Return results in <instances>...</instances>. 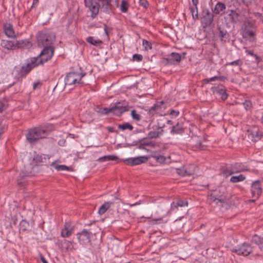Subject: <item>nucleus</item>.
<instances>
[{
  "mask_svg": "<svg viewBox=\"0 0 263 263\" xmlns=\"http://www.w3.org/2000/svg\"><path fill=\"white\" fill-rule=\"evenodd\" d=\"M243 105L247 110H251L252 108V102L249 100H245V101L243 103Z\"/></svg>",
  "mask_w": 263,
  "mask_h": 263,
  "instance_id": "obj_46",
  "label": "nucleus"
},
{
  "mask_svg": "<svg viewBox=\"0 0 263 263\" xmlns=\"http://www.w3.org/2000/svg\"><path fill=\"white\" fill-rule=\"evenodd\" d=\"M216 78H217L216 76H215V77H212L210 79H205L204 81L206 83H209L210 82L214 81L216 80Z\"/></svg>",
  "mask_w": 263,
  "mask_h": 263,
  "instance_id": "obj_58",
  "label": "nucleus"
},
{
  "mask_svg": "<svg viewBox=\"0 0 263 263\" xmlns=\"http://www.w3.org/2000/svg\"><path fill=\"white\" fill-rule=\"evenodd\" d=\"M86 41L88 43L95 46H98L102 43V42L101 40H96L92 36L88 37L86 39Z\"/></svg>",
  "mask_w": 263,
  "mask_h": 263,
  "instance_id": "obj_38",
  "label": "nucleus"
},
{
  "mask_svg": "<svg viewBox=\"0 0 263 263\" xmlns=\"http://www.w3.org/2000/svg\"><path fill=\"white\" fill-rule=\"evenodd\" d=\"M84 2L86 7L88 5H91L93 3H95L93 0H84Z\"/></svg>",
  "mask_w": 263,
  "mask_h": 263,
  "instance_id": "obj_56",
  "label": "nucleus"
},
{
  "mask_svg": "<svg viewBox=\"0 0 263 263\" xmlns=\"http://www.w3.org/2000/svg\"><path fill=\"white\" fill-rule=\"evenodd\" d=\"M55 35L52 32L46 31H42L39 33L37 36V42L39 46L42 47L51 46L54 41Z\"/></svg>",
  "mask_w": 263,
  "mask_h": 263,
  "instance_id": "obj_2",
  "label": "nucleus"
},
{
  "mask_svg": "<svg viewBox=\"0 0 263 263\" xmlns=\"http://www.w3.org/2000/svg\"><path fill=\"white\" fill-rule=\"evenodd\" d=\"M4 104L2 101H0V112H2L4 110Z\"/></svg>",
  "mask_w": 263,
  "mask_h": 263,
  "instance_id": "obj_63",
  "label": "nucleus"
},
{
  "mask_svg": "<svg viewBox=\"0 0 263 263\" xmlns=\"http://www.w3.org/2000/svg\"><path fill=\"white\" fill-rule=\"evenodd\" d=\"M4 28L6 35H7L8 37H16L12 25L10 24L5 25L4 27Z\"/></svg>",
  "mask_w": 263,
  "mask_h": 263,
  "instance_id": "obj_26",
  "label": "nucleus"
},
{
  "mask_svg": "<svg viewBox=\"0 0 263 263\" xmlns=\"http://www.w3.org/2000/svg\"><path fill=\"white\" fill-rule=\"evenodd\" d=\"M128 5L124 1H122L121 5V10L122 12H126L128 10Z\"/></svg>",
  "mask_w": 263,
  "mask_h": 263,
  "instance_id": "obj_48",
  "label": "nucleus"
},
{
  "mask_svg": "<svg viewBox=\"0 0 263 263\" xmlns=\"http://www.w3.org/2000/svg\"><path fill=\"white\" fill-rule=\"evenodd\" d=\"M215 35L216 37L220 39L222 43H226L230 40V35L227 31L225 25L218 26Z\"/></svg>",
  "mask_w": 263,
  "mask_h": 263,
  "instance_id": "obj_10",
  "label": "nucleus"
},
{
  "mask_svg": "<svg viewBox=\"0 0 263 263\" xmlns=\"http://www.w3.org/2000/svg\"><path fill=\"white\" fill-rule=\"evenodd\" d=\"M183 132L184 128L182 126L179 125V123H177L176 125L173 126L171 130V133L174 134H181Z\"/></svg>",
  "mask_w": 263,
  "mask_h": 263,
  "instance_id": "obj_31",
  "label": "nucleus"
},
{
  "mask_svg": "<svg viewBox=\"0 0 263 263\" xmlns=\"http://www.w3.org/2000/svg\"><path fill=\"white\" fill-rule=\"evenodd\" d=\"M212 89L214 93L221 96V98L222 100H225L227 99L228 95L223 86H214L212 88Z\"/></svg>",
  "mask_w": 263,
  "mask_h": 263,
  "instance_id": "obj_21",
  "label": "nucleus"
},
{
  "mask_svg": "<svg viewBox=\"0 0 263 263\" xmlns=\"http://www.w3.org/2000/svg\"><path fill=\"white\" fill-rule=\"evenodd\" d=\"M62 246L67 251L72 250L73 249L72 243L67 240H64L62 243Z\"/></svg>",
  "mask_w": 263,
  "mask_h": 263,
  "instance_id": "obj_36",
  "label": "nucleus"
},
{
  "mask_svg": "<svg viewBox=\"0 0 263 263\" xmlns=\"http://www.w3.org/2000/svg\"><path fill=\"white\" fill-rule=\"evenodd\" d=\"M243 37L254 39L256 32L255 22L254 20H246L242 27Z\"/></svg>",
  "mask_w": 263,
  "mask_h": 263,
  "instance_id": "obj_4",
  "label": "nucleus"
},
{
  "mask_svg": "<svg viewBox=\"0 0 263 263\" xmlns=\"http://www.w3.org/2000/svg\"><path fill=\"white\" fill-rule=\"evenodd\" d=\"M87 7L89 8V9L91 12V17L92 18L96 17L99 13V10H100L99 8V4L98 3L95 2L93 3L92 5H88Z\"/></svg>",
  "mask_w": 263,
  "mask_h": 263,
  "instance_id": "obj_24",
  "label": "nucleus"
},
{
  "mask_svg": "<svg viewBox=\"0 0 263 263\" xmlns=\"http://www.w3.org/2000/svg\"><path fill=\"white\" fill-rule=\"evenodd\" d=\"M208 200L210 204L212 206L217 205L222 207L227 202L226 197L222 195L218 194V190L214 191L208 196Z\"/></svg>",
  "mask_w": 263,
  "mask_h": 263,
  "instance_id": "obj_5",
  "label": "nucleus"
},
{
  "mask_svg": "<svg viewBox=\"0 0 263 263\" xmlns=\"http://www.w3.org/2000/svg\"><path fill=\"white\" fill-rule=\"evenodd\" d=\"M141 141L143 143L144 145H145L146 146L154 147L155 145V144L154 142H153L151 140H149L147 139H143Z\"/></svg>",
  "mask_w": 263,
  "mask_h": 263,
  "instance_id": "obj_47",
  "label": "nucleus"
},
{
  "mask_svg": "<svg viewBox=\"0 0 263 263\" xmlns=\"http://www.w3.org/2000/svg\"><path fill=\"white\" fill-rule=\"evenodd\" d=\"M187 205V202L183 200H178L176 203L173 202L171 204V210L173 211L178 206L183 207Z\"/></svg>",
  "mask_w": 263,
  "mask_h": 263,
  "instance_id": "obj_30",
  "label": "nucleus"
},
{
  "mask_svg": "<svg viewBox=\"0 0 263 263\" xmlns=\"http://www.w3.org/2000/svg\"><path fill=\"white\" fill-rule=\"evenodd\" d=\"M100 11L106 13L112 11L111 0H98Z\"/></svg>",
  "mask_w": 263,
  "mask_h": 263,
  "instance_id": "obj_16",
  "label": "nucleus"
},
{
  "mask_svg": "<svg viewBox=\"0 0 263 263\" xmlns=\"http://www.w3.org/2000/svg\"><path fill=\"white\" fill-rule=\"evenodd\" d=\"M216 80H219L220 81H224L226 80L227 79V77L224 76H216Z\"/></svg>",
  "mask_w": 263,
  "mask_h": 263,
  "instance_id": "obj_59",
  "label": "nucleus"
},
{
  "mask_svg": "<svg viewBox=\"0 0 263 263\" xmlns=\"http://www.w3.org/2000/svg\"><path fill=\"white\" fill-rule=\"evenodd\" d=\"M139 4L144 8H147L148 6V3L147 0H139Z\"/></svg>",
  "mask_w": 263,
  "mask_h": 263,
  "instance_id": "obj_52",
  "label": "nucleus"
},
{
  "mask_svg": "<svg viewBox=\"0 0 263 263\" xmlns=\"http://www.w3.org/2000/svg\"><path fill=\"white\" fill-rule=\"evenodd\" d=\"M214 13L207 8L203 9L200 18L201 25L203 28L210 27L214 22Z\"/></svg>",
  "mask_w": 263,
  "mask_h": 263,
  "instance_id": "obj_6",
  "label": "nucleus"
},
{
  "mask_svg": "<svg viewBox=\"0 0 263 263\" xmlns=\"http://www.w3.org/2000/svg\"><path fill=\"white\" fill-rule=\"evenodd\" d=\"M148 160V158L146 156H139L137 157H132L123 160V161L126 164L134 166L139 165L146 162Z\"/></svg>",
  "mask_w": 263,
  "mask_h": 263,
  "instance_id": "obj_14",
  "label": "nucleus"
},
{
  "mask_svg": "<svg viewBox=\"0 0 263 263\" xmlns=\"http://www.w3.org/2000/svg\"><path fill=\"white\" fill-rule=\"evenodd\" d=\"M145 145H144V144L142 142V141H141L139 145V148L140 149H145V150H147L145 148Z\"/></svg>",
  "mask_w": 263,
  "mask_h": 263,
  "instance_id": "obj_60",
  "label": "nucleus"
},
{
  "mask_svg": "<svg viewBox=\"0 0 263 263\" xmlns=\"http://www.w3.org/2000/svg\"><path fill=\"white\" fill-rule=\"evenodd\" d=\"M54 47L52 46L45 47L38 56L41 59L40 63H45L50 60L53 55Z\"/></svg>",
  "mask_w": 263,
  "mask_h": 263,
  "instance_id": "obj_9",
  "label": "nucleus"
},
{
  "mask_svg": "<svg viewBox=\"0 0 263 263\" xmlns=\"http://www.w3.org/2000/svg\"><path fill=\"white\" fill-rule=\"evenodd\" d=\"M163 132V130L160 132L151 131L148 133V136L150 139L157 138L162 135Z\"/></svg>",
  "mask_w": 263,
  "mask_h": 263,
  "instance_id": "obj_40",
  "label": "nucleus"
},
{
  "mask_svg": "<svg viewBox=\"0 0 263 263\" xmlns=\"http://www.w3.org/2000/svg\"><path fill=\"white\" fill-rule=\"evenodd\" d=\"M171 58H164L162 63L165 64L173 65L175 64V62H179L181 61V55L176 52H172L171 54Z\"/></svg>",
  "mask_w": 263,
  "mask_h": 263,
  "instance_id": "obj_17",
  "label": "nucleus"
},
{
  "mask_svg": "<svg viewBox=\"0 0 263 263\" xmlns=\"http://www.w3.org/2000/svg\"><path fill=\"white\" fill-rule=\"evenodd\" d=\"M28 226V223L25 220H22L20 223V226L21 227H26V226Z\"/></svg>",
  "mask_w": 263,
  "mask_h": 263,
  "instance_id": "obj_61",
  "label": "nucleus"
},
{
  "mask_svg": "<svg viewBox=\"0 0 263 263\" xmlns=\"http://www.w3.org/2000/svg\"><path fill=\"white\" fill-rule=\"evenodd\" d=\"M227 13V18L230 23L236 24L239 21V13L236 10H228Z\"/></svg>",
  "mask_w": 263,
  "mask_h": 263,
  "instance_id": "obj_19",
  "label": "nucleus"
},
{
  "mask_svg": "<svg viewBox=\"0 0 263 263\" xmlns=\"http://www.w3.org/2000/svg\"><path fill=\"white\" fill-rule=\"evenodd\" d=\"M254 14L256 17L259 18L260 21L263 23V15L261 13L259 12H255Z\"/></svg>",
  "mask_w": 263,
  "mask_h": 263,
  "instance_id": "obj_54",
  "label": "nucleus"
},
{
  "mask_svg": "<svg viewBox=\"0 0 263 263\" xmlns=\"http://www.w3.org/2000/svg\"><path fill=\"white\" fill-rule=\"evenodd\" d=\"M118 159V158L116 155H107L99 158L98 161L103 162L106 161H116Z\"/></svg>",
  "mask_w": 263,
  "mask_h": 263,
  "instance_id": "obj_33",
  "label": "nucleus"
},
{
  "mask_svg": "<svg viewBox=\"0 0 263 263\" xmlns=\"http://www.w3.org/2000/svg\"><path fill=\"white\" fill-rule=\"evenodd\" d=\"M74 231V226H71L69 222H65L63 228L61 230V235L62 237H69Z\"/></svg>",
  "mask_w": 263,
  "mask_h": 263,
  "instance_id": "obj_18",
  "label": "nucleus"
},
{
  "mask_svg": "<svg viewBox=\"0 0 263 263\" xmlns=\"http://www.w3.org/2000/svg\"><path fill=\"white\" fill-rule=\"evenodd\" d=\"M190 9V11L192 14V17H193V15L195 14H194V13L196 12L195 7H191Z\"/></svg>",
  "mask_w": 263,
  "mask_h": 263,
  "instance_id": "obj_62",
  "label": "nucleus"
},
{
  "mask_svg": "<svg viewBox=\"0 0 263 263\" xmlns=\"http://www.w3.org/2000/svg\"><path fill=\"white\" fill-rule=\"evenodd\" d=\"M109 109L108 108H100L97 111L101 115H108L110 113Z\"/></svg>",
  "mask_w": 263,
  "mask_h": 263,
  "instance_id": "obj_50",
  "label": "nucleus"
},
{
  "mask_svg": "<svg viewBox=\"0 0 263 263\" xmlns=\"http://www.w3.org/2000/svg\"><path fill=\"white\" fill-rule=\"evenodd\" d=\"M177 173L182 176H190L194 173V171L187 166H184L180 168H177Z\"/></svg>",
  "mask_w": 263,
  "mask_h": 263,
  "instance_id": "obj_23",
  "label": "nucleus"
},
{
  "mask_svg": "<svg viewBox=\"0 0 263 263\" xmlns=\"http://www.w3.org/2000/svg\"><path fill=\"white\" fill-rule=\"evenodd\" d=\"M170 115L174 117H177L179 114V111L178 110H171L170 113Z\"/></svg>",
  "mask_w": 263,
  "mask_h": 263,
  "instance_id": "obj_55",
  "label": "nucleus"
},
{
  "mask_svg": "<svg viewBox=\"0 0 263 263\" xmlns=\"http://www.w3.org/2000/svg\"><path fill=\"white\" fill-rule=\"evenodd\" d=\"M30 42L27 40H19L14 42L15 49L22 48L29 46Z\"/></svg>",
  "mask_w": 263,
  "mask_h": 263,
  "instance_id": "obj_27",
  "label": "nucleus"
},
{
  "mask_svg": "<svg viewBox=\"0 0 263 263\" xmlns=\"http://www.w3.org/2000/svg\"><path fill=\"white\" fill-rule=\"evenodd\" d=\"M232 251L239 255L248 256L252 251L251 246L247 243H243L241 246L233 249Z\"/></svg>",
  "mask_w": 263,
  "mask_h": 263,
  "instance_id": "obj_12",
  "label": "nucleus"
},
{
  "mask_svg": "<svg viewBox=\"0 0 263 263\" xmlns=\"http://www.w3.org/2000/svg\"><path fill=\"white\" fill-rule=\"evenodd\" d=\"M257 0H242V3L248 6L252 4H254L256 2Z\"/></svg>",
  "mask_w": 263,
  "mask_h": 263,
  "instance_id": "obj_53",
  "label": "nucleus"
},
{
  "mask_svg": "<svg viewBox=\"0 0 263 263\" xmlns=\"http://www.w3.org/2000/svg\"><path fill=\"white\" fill-rule=\"evenodd\" d=\"M104 31H105L106 35L107 36H108L109 30H110V29L108 27H107L106 25L105 24L104 27Z\"/></svg>",
  "mask_w": 263,
  "mask_h": 263,
  "instance_id": "obj_57",
  "label": "nucleus"
},
{
  "mask_svg": "<svg viewBox=\"0 0 263 263\" xmlns=\"http://www.w3.org/2000/svg\"><path fill=\"white\" fill-rule=\"evenodd\" d=\"M243 64V61L241 59H238L237 60L232 61L227 63V65H231L233 66L240 67Z\"/></svg>",
  "mask_w": 263,
  "mask_h": 263,
  "instance_id": "obj_42",
  "label": "nucleus"
},
{
  "mask_svg": "<svg viewBox=\"0 0 263 263\" xmlns=\"http://www.w3.org/2000/svg\"><path fill=\"white\" fill-rule=\"evenodd\" d=\"M43 161V157L42 155H35L33 159V161L34 163L38 164L41 162H42Z\"/></svg>",
  "mask_w": 263,
  "mask_h": 263,
  "instance_id": "obj_49",
  "label": "nucleus"
},
{
  "mask_svg": "<svg viewBox=\"0 0 263 263\" xmlns=\"http://www.w3.org/2000/svg\"><path fill=\"white\" fill-rule=\"evenodd\" d=\"M52 166H54L55 168L58 171H69L70 168L69 167L64 165H57L54 163H52L51 164Z\"/></svg>",
  "mask_w": 263,
  "mask_h": 263,
  "instance_id": "obj_41",
  "label": "nucleus"
},
{
  "mask_svg": "<svg viewBox=\"0 0 263 263\" xmlns=\"http://www.w3.org/2000/svg\"><path fill=\"white\" fill-rule=\"evenodd\" d=\"M222 173L224 176H225L226 177H227L233 174H235V172H234V171L231 166L227 167L225 169L223 170Z\"/></svg>",
  "mask_w": 263,
  "mask_h": 263,
  "instance_id": "obj_39",
  "label": "nucleus"
},
{
  "mask_svg": "<svg viewBox=\"0 0 263 263\" xmlns=\"http://www.w3.org/2000/svg\"><path fill=\"white\" fill-rule=\"evenodd\" d=\"M48 131L42 127H35L28 129L26 135L27 141L31 144H34L40 139L46 138Z\"/></svg>",
  "mask_w": 263,
  "mask_h": 263,
  "instance_id": "obj_1",
  "label": "nucleus"
},
{
  "mask_svg": "<svg viewBox=\"0 0 263 263\" xmlns=\"http://www.w3.org/2000/svg\"><path fill=\"white\" fill-rule=\"evenodd\" d=\"M142 44L144 49L146 51L152 48V45L151 43L146 40H143Z\"/></svg>",
  "mask_w": 263,
  "mask_h": 263,
  "instance_id": "obj_45",
  "label": "nucleus"
},
{
  "mask_svg": "<svg viewBox=\"0 0 263 263\" xmlns=\"http://www.w3.org/2000/svg\"><path fill=\"white\" fill-rule=\"evenodd\" d=\"M113 203L111 202H106L101 206L98 211V213L100 215H102L109 209L111 204Z\"/></svg>",
  "mask_w": 263,
  "mask_h": 263,
  "instance_id": "obj_32",
  "label": "nucleus"
},
{
  "mask_svg": "<svg viewBox=\"0 0 263 263\" xmlns=\"http://www.w3.org/2000/svg\"><path fill=\"white\" fill-rule=\"evenodd\" d=\"M1 46L7 50H15L14 41L2 40Z\"/></svg>",
  "mask_w": 263,
  "mask_h": 263,
  "instance_id": "obj_25",
  "label": "nucleus"
},
{
  "mask_svg": "<svg viewBox=\"0 0 263 263\" xmlns=\"http://www.w3.org/2000/svg\"><path fill=\"white\" fill-rule=\"evenodd\" d=\"M164 105L163 101L156 103L149 109V113L153 116L155 114L160 113L165 108Z\"/></svg>",
  "mask_w": 263,
  "mask_h": 263,
  "instance_id": "obj_20",
  "label": "nucleus"
},
{
  "mask_svg": "<svg viewBox=\"0 0 263 263\" xmlns=\"http://www.w3.org/2000/svg\"><path fill=\"white\" fill-rule=\"evenodd\" d=\"M246 179V177L240 174L239 176H233L230 178V181L232 183H237L239 182H241L245 180Z\"/></svg>",
  "mask_w": 263,
  "mask_h": 263,
  "instance_id": "obj_34",
  "label": "nucleus"
},
{
  "mask_svg": "<svg viewBox=\"0 0 263 263\" xmlns=\"http://www.w3.org/2000/svg\"><path fill=\"white\" fill-rule=\"evenodd\" d=\"M131 115H132V118L137 121H140L141 119V116L139 114L137 113V112L136 110H133L132 111Z\"/></svg>",
  "mask_w": 263,
  "mask_h": 263,
  "instance_id": "obj_44",
  "label": "nucleus"
},
{
  "mask_svg": "<svg viewBox=\"0 0 263 263\" xmlns=\"http://www.w3.org/2000/svg\"><path fill=\"white\" fill-rule=\"evenodd\" d=\"M246 135L248 140L253 142L259 141L262 136V132L257 126H253L248 129Z\"/></svg>",
  "mask_w": 263,
  "mask_h": 263,
  "instance_id": "obj_8",
  "label": "nucleus"
},
{
  "mask_svg": "<svg viewBox=\"0 0 263 263\" xmlns=\"http://www.w3.org/2000/svg\"><path fill=\"white\" fill-rule=\"evenodd\" d=\"M226 9V5L221 2H218L215 6L213 10V13L215 14H220L221 15L224 13Z\"/></svg>",
  "mask_w": 263,
  "mask_h": 263,
  "instance_id": "obj_22",
  "label": "nucleus"
},
{
  "mask_svg": "<svg viewBox=\"0 0 263 263\" xmlns=\"http://www.w3.org/2000/svg\"><path fill=\"white\" fill-rule=\"evenodd\" d=\"M234 172L235 173H238L245 171V169L243 168V166L241 163H236L231 165Z\"/></svg>",
  "mask_w": 263,
  "mask_h": 263,
  "instance_id": "obj_35",
  "label": "nucleus"
},
{
  "mask_svg": "<svg viewBox=\"0 0 263 263\" xmlns=\"http://www.w3.org/2000/svg\"><path fill=\"white\" fill-rule=\"evenodd\" d=\"M41 59L37 55L36 57H32L27 60L26 66H23L20 70V75L21 77L27 75L33 68L43 65V63H40Z\"/></svg>",
  "mask_w": 263,
  "mask_h": 263,
  "instance_id": "obj_3",
  "label": "nucleus"
},
{
  "mask_svg": "<svg viewBox=\"0 0 263 263\" xmlns=\"http://www.w3.org/2000/svg\"><path fill=\"white\" fill-rule=\"evenodd\" d=\"M110 113H112L114 115L116 116H120L123 112L128 110V107L126 105L121 104V103L119 102L116 103L114 106L110 108Z\"/></svg>",
  "mask_w": 263,
  "mask_h": 263,
  "instance_id": "obj_13",
  "label": "nucleus"
},
{
  "mask_svg": "<svg viewBox=\"0 0 263 263\" xmlns=\"http://www.w3.org/2000/svg\"><path fill=\"white\" fill-rule=\"evenodd\" d=\"M107 129L110 133H114L115 132L114 128L112 127H108Z\"/></svg>",
  "mask_w": 263,
  "mask_h": 263,
  "instance_id": "obj_64",
  "label": "nucleus"
},
{
  "mask_svg": "<svg viewBox=\"0 0 263 263\" xmlns=\"http://www.w3.org/2000/svg\"><path fill=\"white\" fill-rule=\"evenodd\" d=\"M133 59L134 61L140 62L143 59V56L140 54H135L133 56Z\"/></svg>",
  "mask_w": 263,
  "mask_h": 263,
  "instance_id": "obj_51",
  "label": "nucleus"
},
{
  "mask_svg": "<svg viewBox=\"0 0 263 263\" xmlns=\"http://www.w3.org/2000/svg\"><path fill=\"white\" fill-rule=\"evenodd\" d=\"M151 157L154 158L157 162L162 163L166 160V158L162 155H159L157 152H154L151 155Z\"/></svg>",
  "mask_w": 263,
  "mask_h": 263,
  "instance_id": "obj_28",
  "label": "nucleus"
},
{
  "mask_svg": "<svg viewBox=\"0 0 263 263\" xmlns=\"http://www.w3.org/2000/svg\"><path fill=\"white\" fill-rule=\"evenodd\" d=\"M85 76V73H79L77 72H72L68 73L65 78V84L71 85L76 84L83 85L84 82L82 81V78Z\"/></svg>",
  "mask_w": 263,
  "mask_h": 263,
  "instance_id": "obj_7",
  "label": "nucleus"
},
{
  "mask_svg": "<svg viewBox=\"0 0 263 263\" xmlns=\"http://www.w3.org/2000/svg\"><path fill=\"white\" fill-rule=\"evenodd\" d=\"M192 3L194 7H195L196 9V13L195 15H193V19L197 20L198 19V7L197 5L198 4V0H192Z\"/></svg>",
  "mask_w": 263,
  "mask_h": 263,
  "instance_id": "obj_43",
  "label": "nucleus"
},
{
  "mask_svg": "<svg viewBox=\"0 0 263 263\" xmlns=\"http://www.w3.org/2000/svg\"><path fill=\"white\" fill-rule=\"evenodd\" d=\"M252 241L257 245L260 249L263 251V237L255 235L253 236Z\"/></svg>",
  "mask_w": 263,
  "mask_h": 263,
  "instance_id": "obj_29",
  "label": "nucleus"
},
{
  "mask_svg": "<svg viewBox=\"0 0 263 263\" xmlns=\"http://www.w3.org/2000/svg\"><path fill=\"white\" fill-rule=\"evenodd\" d=\"M251 193L252 197H256L258 199L262 193V188L260 182L259 180H256L252 182L251 185Z\"/></svg>",
  "mask_w": 263,
  "mask_h": 263,
  "instance_id": "obj_15",
  "label": "nucleus"
},
{
  "mask_svg": "<svg viewBox=\"0 0 263 263\" xmlns=\"http://www.w3.org/2000/svg\"><path fill=\"white\" fill-rule=\"evenodd\" d=\"M79 242L82 245H86L91 242L92 232L87 229H83L77 234Z\"/></svg>",
  "mask_w": 263,
  "mask_h": 263,
  "instance_id": "obj_11",
  "label": "nucleus"
},
{
  "mask_svg": "<svg viewBox=\"0 0 263 263\" xmlns=\"http://www.w3.org/2000/svg\"><path fill=\"white\" fill-rule=\"evenodd\" d=\"M118 127L122 130L128 129L131 131L134 128L133 125L129 123H124L122 124H118Z\"/></svg>",
  "mask_w": 263,
  "mask_h": 263,
  "instance_id": "obj_37",
  "label": "nucleus"
}]
</instances>
